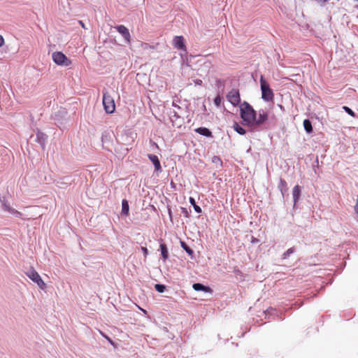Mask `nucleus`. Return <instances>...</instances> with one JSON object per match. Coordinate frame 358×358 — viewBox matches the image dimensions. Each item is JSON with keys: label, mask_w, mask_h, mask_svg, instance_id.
I'll return each instance as SVG.
<instances>
[{"label": "nucleus", "mask_w": 358, "mask_h": 358, "mask_svg": "<svg viewBox=\"0 0 358 358\" xmlns=\"http://www.w3.org/2000/svg\"><path fill=\"white\" fill-rule=\"evenodd\" d=\"M256 111L248 103L244 101L240 106V115L243 120L242 124L249 127H254Z\"/></svg>", "instance_id": "nucleus-1"}, {"label": "nucleus", "mask_w": 358, "mask_h": 358, "mask_svg": "<svg viewBox=\"0 0 358 358\" xmlns=\"http://www.w3.org/2000/svg\"><path fill=\"white\" fill-rule=\"evenodd\" d=\"M260 86L262 98L266 101H273L274 97L273 90L271 89L269 84L266 81L263 76L260 77Z\"/></svg>", "instance_id": "nucleus-2"}, {"label": "nucleus", "mask_w": 358, "mask_h": 358, "mask_svg": "<svg viewBox=\"0 0 358 358\" xmlns=\"http://www.w3.org/2000/svg\"><path fill=\"white\" fill-rule=\"evenodd\" d=\"M103 105L107 113H113L115 109L113 98L105 90L103 92Z\"/></svg>", "instance_id": "nucleus-3"}, {"label": "nucleus", "mask_w": 358, "mask_h": 358, "mask_svg": "<svg viewBox=\"0 0 358 358\" xmlns=\"http://www.w3.org/2000/svg\"><path fill=\"white\" fill-rule=\"evenodd\" d=\"M52 59L55 64L59 66H69L71 64V61L62 52H55L52 55Z\"/></svg>", "instance_id": "nucleus-4"}, {"label": "nucleus", "mask_w": 358, "mask_h": 358, "mask_svg": "<svg viewBox=\"0 0 358 358\" xmlns=\"http://www.w3.org/2000/svg\"><path fill=\"white\" fill-rule=\"evenodd\" d=\"M27 275L32 281L36 282L41 289H44L46 287L45 283L35 270L31 269L29 272L27 273Z\"/></svg>", "instance_id": "nucleus-5"}, {"label": "nucleus", "mask_w": 358, "mask_h": 358, "mask_svg": "<svg viewBox=\"0 0 358 358\" xmlns=\"http://www.w3.org/2000/svg\"><path fill=\"white\" fill-rule=\"evenodd\" d=\"M227 99L233 106H238L241 101V96L239 91L236 89H232L227 94Z\"/></svg>", "instance_id": "nucleus-6"}, {"label": "nucleus", "mask_w": 358, "mask_h": 358, "mask_svg": "<svg viewBox=\"0 0 358 358\" xmlns=\"http://www.w3.org/2000/svg\"><path fill=\"white\" fill-rule=\"evenodd\" d=\"M185 40L182 36H176L173 40V46L178 50L187 51Z\"/></svg>", "instance_id": "nucleus-7"}, {"label": "nucleus", "mask_w": 358, "mask_h": 358, "mask_svg": "<svg viewBox=\"0 0 358 358\" xmlns=\"http://www.w3.org/2000/svg\"><path fill=\"white\" fill-rule=\"evenodd\" d=\"M117 31L124 37L125 41L127 43L131 42V35L129 29L124 25H119L116 27Z\"/></svg>", "instance_id": "nucleus-8"}, {"label": "nucleus", "mask_w": 358, "mask_h": 358, "mask_svg": "<svg viewBox=\"0 0 358 358\" xmlns=\"http://www.w3.org/2000/svg\"><path fill=\"white\" fill-rule=\"evenodd\" d=\"M268 120V113L265 111H259L258 117H255L254 127L259 126Z\"/></svg>", "instance_id": "nucleus-9"}, {"label": "nucleus", "mask_w": 358, "mask_h": 358, "mask_svg": "<svg viewBox=\"0 0 358 358\" xmlns=\"http://www.w3.org/2000/svg\"><path fill=\"white\" fill-rule=\"evenodd\" d=\"M149 159L153 163L156 171H161L162 166L158 157L155 155L149 154L148 155Z\"/></svg>", "instance_id": "nucleus-10"}, {"label": "nucleus", "mask_w": 358, "mask_h": 358, "mask_svg": "<svg viewBox=\"0 0 358 358\" xmlns=\"http://www.w3.org/2000/svg\"><path fill=\"white\" fill-rule=\"evenodd\" d=\"M193 288L196 291H203L206 292H211V289L209 287H206L200 283H194L193 285Z\"/></svg>", "instance_id": "nucleus-11"}, {"label": "nucleus", "mask_w": 358, "mask_h": 358, "mask_svg": "<svg viewBox=\"0 0 358 358\" xmlns=\"http://www.w3.org/2000/svg\"><path fill=\"white\" fill-rule=\"evenodd\" d=\"M195 131L198 134L205 136H207V137L212 136V132L208 128H206V127H199V128L196 129Z\"/></svg>", "instance_id": "nucleus-12"}, {"label": "nucleus", "mask_w": 358, "mask_h": 358, "mask_svg": "<svg viewBox=\"0 0 358 358\" xmlns=\"http://www.w3.org/2000/svg\"><path fill=\"white\" fill-rule=\"evenodd\" d=\"M160 250L163 260L165 262L169 257V252L166 245L164 243L160 244Z\"/></svg>", "instance_id": "nucleus-13"}, {"label": "nucleus", "mask_w": 358, "mask_h": 358, "mask_svg": "<svg viewBox=\"0 0 358 358\" xmlns=\"http://www.w3.org/2000/svg\"><path fill=\"white\" fill-rule=\"evenodd\" d=\"M278 187H279L282 195L288 189L287 184L284 179L280 178Z\"/></svg>", "instance_id": "nucleus-14"}, {"label": "nucleus", "mask_w": 358, "mask_h": 358, "mask_svg": "<svg viewBox=\"0 0 358 358\" xmlns=\"http://www.w3.org/2000/svg\"><path fill=\"white\" fill-rule=\"evenodd\" d=\"M301 193V189L299 185H296L292 190L293 199L294 203L299 199Z\"/></svg>", "instance_id": "nucleus-15"}, {"label": "nucleus", "mask_w": 358, "mask_h": 358, "mask_svg": "<svg viewBox=\"0 0 358 358\" xmlns=\"http://www.w3.org/2000/svg\"><path fill=\"white\" fill-rule=\"evenodd\" d=\"M305 130L307 133L310 134L313 131V127L310 121L308 119L304 120L303 122Z\"/></svg>", "instance_id": "nucleus-16"}, {"label": "nucleus", "mask_w": 358, "mask_h": 358, "mask_svg": "<svg viewBox=\"0 0 358 358\" xmlns=\"http://www.w3.org/2000/svg\"><path fill=\"white\" fill-rule=\"evenodd\" d=\"M129 203L126 199H124L122 203V213L127 215L129 214Z\"/></svg>", "instance_id": "nucleus-17"}, {"label": "nucleus", "mask_w": 358, "mask_h": 358, "mask_svg": "<svg viewBox=\"0 0 358 358\" xmlns=\"http://www.w3.org/2000/svg\"><path fill=\"white\" fill-rule=\"evenodd\" d=\"M233 128L239 134L243 135L245 134V130L242 127H241L237 122H234Z\"/></svg>", "instance_id": "nucleus-18"}, {"label": "nucleus", "mask_w": 358, "mask_h": 358, "mask_svg": "<svg viewBox=\"0 0 358 358\" xmlns=\"http://www.w3.org/2000/svg\"><path fill=\"white\" fill-rule=\"evenodd\" d=\"M189 202H190V203L193 206V207H194V210H195L197 213H201V208L199 206H197V205L196 204V202H195V200H194V198L190 197V198H189Z\"/></svg>", "instance_id": "nucleus-19"}, {"label": "nucleus", "mask_w": 358, "mask_h": 358, "mask_svg": "<svg viewBox=\"0 0 358 358\" xmlns=\"http://www.w3.org/2000/svg\"><path fill=\"white\" fill-rule=\"evenodd\" d=\"M343 108L350 116H352L353 117H355V113H354V111L352 109H350L348 106H343Z\"/></svg>", "instance_id": "nucleus-20"}, {"label": "nucleus", "mask_w": 358, "mask_h": 358, "mask_svg": "<svg viewBox=\"0 0 358 358\" xmlns=\"http://www.w3.org/2000/svg\"><path fill=\"white\" fill-rule=\"evenodd\" d=\"M222 101V98L218 95L215 98L214 103L216 105V106L219 107L221 105Z\"/></svg>", "instance_id": "nucleus-21"}, {"label": "nucleus", "mask_w": 358, "mask_h": 358, "mask_svg": "<svg viewBox=\"0 0 358 358\" xmlns=\"http://www.w3.org/2000/svg\"><path fill=\"white\" fill-rule=\"evenodd\" d=\"M294 252V249L293 248H291L288 249L284 254H283V258L285 259L287 257H289L291 254H292Z\"/></svg>", "instance_id": "nucleus-22"}, {"label": "nucleus", "mask_w": 358, "mask_h": 358, "mask_svg": "<svg viewBox=\"0 0 358 358\" xmlns=\"http://www.w3.org/2000/svg\"><path fill=\"white\" fill-rule=\"evenodd\" d=\"M155 289L159 292L162 293L164 292L165 286L163 285L157 284V285H155Z\"/></svg>", "instance_id": "nucleus-23"}, {"label": "nucleus", "mask_w": 358, "mask_h": 358, "mask_svg": "<svg viewBox=\"0 0 358 358\" xmlns=\"http://www.w3.org/2000/svg\"><path fill=\"white\" fill-rule=\"evenodd\" d=\"M182 247L188 254L191 255L193 253V251L185 243H182Z\"/></svg>", "instance_id": "nucleus-24"}, {"label": "nucleus", "mask_w": 358, "mask_h": 358, "mask_svg": "<svg viewBox=\"0 0 358 358\" xmlns=\"http://www.w3.org/2000/svg\"><path fill=\"white\" fill-rule=\"evenodd\" d=\"M10 213L13 214V215H15L17 217H20L22 215V213L20 211H18V210H17L15 209L10 210Z\"/></svg>", "instance_id": "nucleus-25"}, {"label": "nucleus", "mask_w": 358, "mask_h": 358, "mask_svg": "<svg viewBox=\"0 0 358 358\" xmlns=\"http://www.w3.org/2000/svg\"><path fill=\"white\" fill-rule=\"evenodd\" d=\"M3 208L5 209V210H7L10 213V210H14V208H11L10 206L6 204V203H3Z\"/></svg>", "instance_id": "nucleus-26"}, {"label": "nucleus", "mask_w": 358, "mask_h": 358, "mask_svg": "<svg viewBox=\"0 0 358 358\" xmlns=\"http://www.w3.org/2000/svg\"><path fill=\"white\" fill-rule=\"evenodd\" d=\"M141 250L143 252L144 256L146 257L148 254V250L147 248L141 247Z\"/></svg>", "instance_id": "nucleus-27"}, {"label": "nucleus", "mask_w": 358, "mask_h": 358, "mask_svg": "<svg viewBox=\"0 0 358 358\" xmlns=\"http://www.w3.org/2000/svg\"><path fill=\"white\" fill-rule=\"evenodd\" d=\"M3 44H4V38L1 35H0V47L3 46Z\"/></svg>", "instance_id": "nucleus-28"}, {"label": "nucleus", "mask_w": 358, "mask_h": 358, "mask_svg": "<svg viewBox=\"0 0 358 358\" xmlns=\"http://www.w3.org/2000/svg\"><path fill=\"white\" fill-rule=\"evenodd\" d=\"M195 84L196 85H201L202 84V80H199V79H197L194 81Z\"/></svg>", "instance_id": "nucleus-29"}, {"label": "nucleus", "mask_w": 358, "mask_h": 358, "mask_svg": "<svg viewBox=\"0 0 358 358\" xmlns=\"http://www.w3.org/2000/svg\"><path fill=\"white\" fill-rule=\"evenodd\" d=\"M141 46H142L144 49H146V48H148V47H150L149 44L145 43H142V44H141Z\"/></svg>", "instance_id": "nucleus-30"}, {"label": "nucleus", "mask_w": 358, "mask_h": 358, "mask_svg": "<svg viewBox=\"0 0 358 358\" xmlns=\"http://www.w3.org/2000/svg\"><path fill=\"white\" fill-rule=\"evenodd\" d=\"M315 1L319 3H324L327 2L328 0H315Z\"/></svg>", "instance_id": "nucleus-31"}, {"label": "nucleus", "mask_w": 358, "mask_h": 358, "mask_svg": "<svg viewBox=\"0 0 358 358\" xmlns=\"http://www.w3.org/2000/svg\"><path fill=\"white\" fill-rule=\"evenodd\" d=\"M101 335H103V336L106 339H108L109 341H110V342H111V340L110 339V338H109V337H108L107 336L104 335L101 331Z\"/></svg>", "instance_id": "nucleus-32"}, {"label": "nucleus", "mask_w": 358, "mask_h": 358, "mask_svg": "<svg viewBox=\"0 0 358 358\" xmlns=\"http://www.w3.org/2000/svg\"><path fill=\"white\" fill-rule=\"evenodd\" d=\"M79 23L81 24V26H82L83 27H84V28H85V24H84V23H83L82 21H79Z\"/></svg>", "instance_id": "nucleus-33"}, {"label": "nucleus", "mask_w": 358, "mask_h": 358, "mask_svg": "<svg viewBox=\"0 0 358 358\" xmlns=\"http://www.w3.org/2000/svg\"><path fill=\"white\" fill-rule=\"evenodd\" d=\"M141 310L144 313H145V314L147 313V311H146L145 310L142 309V308H141Z\"/></svg>", "instance_id": "nucleus-34"}, {"label": "nucleus", "mask_w": 358, "mask_h": 358, "mask_svg": "<svg viewBox=\"0 0 358 358\" xmlns=\"http://www.w3.org/2000/svg\"><path fill=\"white\" fill-rule=\"evenodd\" d=\"M357 8H358V6H357Z\"/></svg>", "instance_id": "nucleus-35"}]
</instances>
